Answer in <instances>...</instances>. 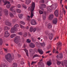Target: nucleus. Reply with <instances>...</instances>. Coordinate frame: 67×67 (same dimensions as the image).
Wrapping results in <instances>:
<instances>
[{
  "label": "nucleus",
  "mask_w": 67,
  "mask_h": 67,
  "mask_svg": "<svg viewBox=\"0 0 67 67\" xmlns=\"http://www.w3.org/2000/svg\"><path fill=\"white\" fill-rule=\"evenodd\" d=\"M54 18V15L53 14L50 15L49 17V20L50 21L52 20V19Z\"/></svg>",
  "instance_id": "nucleus-19"
},
{
  "label": "nucleus",
  "mask_w": 67,
  "mask_h": 67,
  "mask_svg": "<svg viewBox=\"0 0 67 67\" xmlns=\"http://www.w3.org/2000/svg\"><path fill=\"white\" fill-rule=\"evenodd\" d=\"M9 15L11 18H13V17L14 16L13 14L11 12H10L9 13Z\"/></svg>",
  "instance_id": "nucleus-28"
},
{
  "label": "nucleus",
  "mask_w": 67,
  "mask_h": 67,
  "mask_svg": "<svg viewBox=\"0 0 67 67\" xmlns=\"http://www.w3.org/2000/svg\"><path fill=\"white\" fill-rule=\"evenodd\" d=\"M29 51L30 52H32V49H30L29 50Z\"/></svg>",
  "instance_id": "nucleus-62"
},
{
  "label": "nucleus",
  "mask_w": 67,
  "mask_h": 67,
  "mask_svg": "<svg viewBox=\"0 0 67 67\" xmlns=\"http://www.w3.org/2000/svg\"><path fill=\"white\" fill-rule=\"evenodd\" d=\"M20 23H21V24L23 25L25 24V23L23 21H20Z\"/></svg>",
  "instance_id": "nucleus-42"
},
{
  "label": "nucleus",
  "mask_w": 67,
  "mask_h": 67,
  "mask_svg": "<svg viewBox=\"0 0 67 67\" xmlns=\"http://www.w3.org/2000/svg\"><path fill=\"white\" fill-rule=\"evenodd\" d=\"M48 27L49 28V29H51V28L52 27V25L51 24H49L48 25Z\"/></svg>",
  "instance_id": "nucleus-27"
},
{
  "label": "nucleus",
  "mask_w": 67,
  "mask_h": 67,
  "mask_svg": "<svg viewBox=\"0 0 67 67\" xmlns=\"http://www.w3.org/2000/svg\"><path fill=\"white\" fill-rule=\"evenodd\" d=\"M63 12V13H64V15H65V14H66V10L64 9V8H63L62 9Z\"/></svg>",
  "instance_id": "nucleus-39"
},
{
  "label": "nucleus",
  "mask_w": 67,
  "mask_h": 67,
  "mask_svg": "<svg viewBox=\"0 0 67 67\" xmlns=\"http://www.w3.org/2000/svg\"><path fill=\"white\" fill-rule=\"evenodd\" d=\"M27 34L26 32H25L24 33V36H25V37H26V36H27Z\"/></svg>",
  "instance_id": "nucleus-51"
},
{
  "label": "nucleus",
  "mask_w": 67,
  "mask_h": 67,
  "mask_svg": "<svg viewBox=\"0 0 67 67\" xmlns=\"http://www.w3.org/2000/svg\"><path fill=\"white\" fill-rule=\"evenodd\" d=\"M57 64L58 65H59L61 64V62L59 61H57Z\"/></svg>",
  "instance_id": "nucleus-48"
},
{
  "label": "nucleus",
  "mask_w": 67,
  "mask_h": 67,
  "mask_svg": "<svg viewBox=\"0 0 67 67\" xmlns=\"http://www.w3.org/2000/svg\"><path fill=\"white\" fill-rule=\"evenodd\" d=\"M19 39H20V37L18 36H16L15 37L14 39V41L16 44H18V43Z\"/></svg>",
  "instance_id": "nucleus-5"
},
{
  "label": "nucleus",
  "mask_w": 67,
  "mask_h": 67,
  "mask_svg": "<svg viewBox=\"0 0 67 67\" xmlns=\"http://www.w3.org/2000/svg\"><path fill=\"white\" fill-rule=\"evenodd\" d=\"M41 7L42 8H46V5L45 4H41Z\"/></svg>",
  "instance_id": "nucleus-32"
},
{
  "label": "nucleus",
  "mask_w": 67,
  "mask_h": 67,
  "mask_svg": "<svg viewBox=\"0 0 67 67\" xmlns=\"http://www.w3.org/2000/svg\"><path fill=\"white\" fill-rule=\"evenodd\" d=\"M64 65H65L66 67H67V60H64Z\"/></svg>",
  "instance_id": "nucleus-33"
},
{
  "label": "nucleus",
  "mask_w": 67,
  "mask_h": 67,
  "mask_svg": "<svg viewBox=\"0 0 67 67\" xmlns=\"http://www.w3.org/2000/svg\"><path fill=\"white\" fill-rule=\"evenodd\" d=\"M11 4H8L6 6V7L7 9H9L10 7H11Z\"/></svg>",
  "instance_id": "nucleus-31"
},
{
  "label": "nucleus",
  "mask_w": 67,
  "mask_h": 67,
  "mask_svg": "<svg viewBox=\"0 0 67 67\" xmlns=\"http://www.w3.org/2000/svg\"><path fill=\"white\" fill-rule=\"evenodd\" d=\"M18 34L20 35H23V33L21 32H20L18 33Z\"/></svg>",
  "instance_id": "nucleus-54"
},
{
  "label": "nucleus",
  "mask_w": 67,
  "mask_h": 67,
  "mask_svg": "<svg viewBox=\"0 0 67 67\" xmlns=\"http://www.w3.org/2000/svg\"><path fill=\"white\" fill-rule=\"evenodd\" d=\"M5 24L7 25H8V26H11V23H10L8 20H6L5 21Z\"/></svg>",
  "instance_id": "nucleus-9"
},
{
  "label": "nucleus",
  "mask_w": 67,
  "mask_h": 67,
  "mask_svg": "<svg viewBox=\"0 0 67 67\" xmlns=\"http://www.w3.org/2000/svg\"><path fill=\"white\" fill-rule=\"evenodd\" d=\"M5 30H10V28L6 26L5 27Z\"/></svg>",
  "instance_id": "nucleus-40"
},
{
  "label": "nucleus",
  "mask_w": 67,
  "mask_h": 67,
  "mask_svg": "<svg viewBox=\"0 0 67 67\" xmlns=\"http://www.w3.org/2000/svg\"><path fill=\"white\" fill-rule=\"evenodd\" d=\"M57 58L58 59H61L63 57V54L61 53L59 54V55H57Z\"/></svg>",
  "instance_id": "nucleus-8"
},
{
  "label": "nucleus",
  "mask_w": 67,
  "mask_h": 67,
  "mask_svg": "<svg viewBox=\"0 0 67 67\" xmlns=\"http://www.w3.org/2000/svg\"><path fill=\"white\" fill-rule=\"evenodd\" d=\"M40 2L42 3H44V0H42L40 1Z\"/></svg>",
  "instance_id": "nucleus-56"
},
{
  "label": "nucleus",
  "mask_w": 67,
  "mask_h": 67,
  "mask_svg": "<svg viewBox=\"0 0 67 67\" xmlns=\"http://www.w3.org/2000/svg\"><path fill=\"white\" fill-rule=\"evenodd\" d=\"M44 64L43 63H38V67H44Z\"/></svg>",
  "instance_id": "nucleus-11"
},
{
  "label": "nucleus",
  "mask_w": 67,
  "mask_h": 67,
  "mask_svg": "<svg viewBox=\"0 0 67 67\" xmlns=\"http://www.w3.org/2000/svg\"><path fill=\"white\" fill-rule=\"evenodd\" d=\"M30 23L32 25H36L37 24V23L36 22V21L34 19L31 20L30 22Z\"/></svg>",
  "instance_id": "nucleus-7"
},
{
  "label": "nucleus",
  "mask_w": 67,
  "mask_h": 67,
  "mask_svg": "<svg viewBox=\"0 0 67 67\" xmlns=\"http://www.w3.org/2000/svg\"><path fill=\"white\" fill-rule=\"evenodd\" d=\"M60 3L61 4H62V1H63V0H60Z\"/></svg>",
  "instance_id": "nucleus-64"
},
{
  "label": "nucleus",
  "mask_w": 67,
  "mask_h": 67,
  "mask_svg": "<svg viewBox=\"0 0 67 67\" xmlns=\"http://www.w3.org/2000/svg\"><path fill=\"white\" fill-rule=\"evenodd\" d=\"M4 14L6 15H7L9 14L8 11L7 9H5L4 10Z\"/></svg>",
  "instance_id": "nucleus-20"
},
{
  "label": "nucleus",
  "mask_w": 67,
  "mask_h": 67,
  "mask_svg": "<svg viewBox=\"0 0 67 67\" xmlns=\"http://www.w3.org/2000/svg\"><path fill=\"white\" fill-rule=\"evenodd\" d=\"M16 36V35L15 34H13L11 35L10 36V37L12 38H13V37H15Z\"/></svg>",
  "instance_id": "nucleus-29"
},
{
  "label": "nucleus",
  "mask_w": 67,
  "mask_h": 67,
  "mask_svg": "<svg viewBox=\"0 0 67 67\" xmlns=\"http://www.w3.org/2000/svg\"><path fill=\"white\" fill-rule=\"evenodd\" d=\"M57 5H58L57 4L54 3L51 6L48 7H47V10L48 12H51L52 11V9L55 10L56 9V8H57Z\"/></svg>",
  "instance_id": "nucleus-2"
},
{
  "label": "nucleus",
  "mask_w": 67,
  "mask_h": 67,
  "mask_svg": "<svg viewBox=\"0 0 67 67\" xmlns=\"http://www.w3.org/2000/svg\"><path fill=\"white\" fill-rule=\"evenodd\" d=\"M49 52H51L50 51H47L46 52V54H47V53H49Z\"/></svg>",
  "instance_id": "nucleus-61"
},
{
  "label": "nucleus",
  "mask_w": 67,
  "mask_h": 67,
  "mask_svg": "<svg viewBox=\"0 0 67 67\" xmlns=\"http://www.w3.org/2000/svg\"><path fill=\"white\" fill-rule=\"evenodd\" d=\"M18 64L16 63H14L13 65V67H17Z\"/></svg>",
  "instance_id": "nucleus-30"
},
{
  "label": "nucleus",
  "mask_w": 67,
  "mask_h": 67,
  "mask_svg": "<svg viewBox=\"0 0 67 67\" xmlns=\"http://www.w3.org/2000/svg\"><path fill=\"white\" fill-rule=\"evenodd\" d=\"M37 63V61H33L32 62L31 64H35Z\"/></svg>",
  "instance_id": "nucleus-46"
},
{
  "label": "nucleus",
  "mask_w": 67,
  "mask_h": 67,
  "mask_svg": "<svg viewBox=\"0 0 67 67\" xmlns=\"http://www.w3.org/2000/svg\"><path fill=\"white\" fill-rule=\"evenodd\" d=\"M17 31L14 27H12L10 31L12 33H14L15 32H16Z\"/></svg>",
  "instance_id": "nucleus-10"
},
{
  "label": "nucleus",
  "mask_w": 67,
  "mask_h": 67,
  "mask_svg": "<svg viewBox=\"0 0 67 67\" xmlns=\"http://www.w3.org/2000/svg\"><path fill=\"white\" fill-rule=\"evenodd\" d=\"M30 46L31 48L35 47V44L33 43H31L30 44Z\"/></svg>",
  "instance_id": "nucleus-22"
},
{
  "label": "nucleus",
  "mask_w": 67,
  "mask_h": 67,
  "mask_svg": "<svg viewBox=\"0 0 67 67\" xmlns=\"http://www.w3.org/2000/svg\"><path fill=\"white\" fill-rule=\"evenodd\" d=\"M4 35V36L7 37H8V36L10 35V34H9L8 32V31H7L5 32Z\"/></svg>",
  "instance_id": "nucleus-13"
},
{
  "label": "nucleus",
  "mask_w": 67,
  "mask_h": 67,
  "mask_svg": "<svg viewBox=\"0 0 67 67\" xmlns=\"http://www.w3.org/2000/svg\"><path fill=\"white\" fill-rule=\"evenodd\" d=\"M22 6L23 7V8H24V9H26L27 8L26 7V5H25L24 4H22Z\"/></svg>",
  "instance_id": "nucleus-35"
},
{
  "label": "nucleus",
  "mask_w": 67,
  "mask_h": 67,
  "mask_svg": "<svg viewBox=\"0 0 67 67\" xmlns=\"http://www.w3.org/2000/svg\"><path fill=\"white\" fill-rule=\"evenodd\" d=\"M2 67H7V65L5 63H3L2 64Z\"/></svg>",
  "instance_id": "nucleus-38"
},
{
  "label": "nucleus",
  "mask_w": 67,
  "mask_h": 67,
  "mask_svg": "<svg viewBox=\"0 0 67 67\" xmlns=\"http://www.w3.org/2000/svg\"><path fill=\"white\" fill-rule=\"evenodd\" d=\"M33 41L34 43H35L36 42V39H34L33 40Z\"/></svg>",
  "instance_id": "nucleus-58"
},
{
  "label": "nucleus",
  "mask_w": 67,
  "mask_h": 67,
  "mask_svg": "<svg viewBox=\"0 0 67 67\" xmlns=\"http://www.w3.org/2000/svg\"><path fill=\"white\" fill-rule=\"evenodd\" d=\"M58 21V19L57 18H55L52 20V23L54 24H56Z\"/></svg>",
  "instance_id": "nucleus-6"
},
{
  "label": "nucleus",
  "mask_w": 67,
  "mask_h": 67,
  "mask_svg": "<svg viewBox=\"0 0 67 67\" xmlns=\"http://www.w3.org/2000/svg\"><path fill=\"white\" fill-rule=\"evenodd\" d=\"M36 44L37 46H39V43L37 42L36 43Z\"/></svg>",
  "instance_id": "nucleus-55"
},
{
  "label": "nucleus",
  "mask_w": 67,
  "mask_h": 67,
  "mask_svg": "<svg viewBox=\"0 0 67 67\" xmlns=\"http://www.w3.org/2000/svg\"><path fill=\"white\" fill-rule=\"evenodd\" d=\"M46 14H44L42 15L43 19L44 20L46 19Z\"/></svg>",
  "instance_id": "nucleus-26"
},
{
  "label": "nucleus",
  "mask_w": 67,
  "mask_h": 67,
  "mask_svg": "<svg viewBox=\"0 0 67 67\" xmlns=\"http://www.w3.org/2000/svg\"><path fill=\"white\" fill-rule=\"evenodd\" d=\"M21 65H23V64H24V62H23V61H22L21 62Z\"/></svg>",
  "instance_id": "nucleus-63"
},
{
  "label": "nucleus",
  "mask_w": 67,
  "mask_h": 67,
  "mask_svg": "<svg viewBox=\"0 0 67 67\" xmlns=\"http://www.w3.org/2000/svg\"><path fill=\"white\" fill-rule=\"evenodd\" d=\"M36 30V28H34V29H33V32H35Z\"/></svg>",
  "instance_id": "nucleus-53"
},
{
  "label": "nucleus",
  "mask_w": 67,
  "mask_h": 67,
  "mask_svg": "<svg viewBox=\"0 0 67 67\" xmlns=\"http://www.w3.org/2000/svg\"><path fill=\"white\" fill-rule=\"evenodd\" d=\"M16 11L17 13H21V10L20 9H17L16 10Z\"/></svg>",
  "instance_id": "nucleus-25"
},
{
  "label": "nucleus",
  "mask_w": 67,
  "mask_h": 67,
  "mask_svg": "<svg viewBox=\"0 0 67 67\" xmlns=\"http://www.w3.org/2000/svg\"><path fill=\"white\" fill-rule=\"evenodd\" d=\"M38 51L40 55H43V52L42 50L41 49H38Z\"/></svg>",
  "instance_id": "nucleus-14"
},
{
  "label": "nucleus",
  "mask_w": 67,
  "mask_h": 67,
  "mask_svg": "<svg viewBox=\"0 0 67 67\" xmlns=\"http://www.w3.org/2000/svg\"><path fill=\"white\" fill-rule=\"evenodd\" d=\"M4 51H5V52H7V50H8V49H5V48H4Z\"/></svg>",
  "instance_id": "nucleus-59"
},
{
  "label": "nucleus",
  "mask_w": 67,
  "mask_h": 67,
  "mask_svg": "<svg viewBox=\"0 0 67 67\" xmlns=\"http://www.w3.org/2000/svg\"><path fill=\"white\" fill-rule=\"evenodd\" d=\"M31 2V0H26L25 3L26 4H29Z\"/></svg>",
  "instance_id": "nucleus-17"
},
{
  "label": "nucleus",
  "mask_w": 67,
  "mask_h": 67,
  "mask_svg": "<svg viewBox=\"0 0 67 67\" xmlns=\"http://www.w3.org/2000/svg\"><path fill=\"white\" fill-rule=\"evenodd\" d=\"M12 21L13 23L16 22V19H13L12 20Z\"/></svg>",
  "instance_id": "nucleus-43"
},
{
  "label": "nucleus",
  "mask_w": 67,
  "mask_h": 67,
  "mask_svg": "<svg viewBox=\"0 0 67 67\" xmlns=\"http://www.w3.org/2000/svg\"><path fill=\"white\" fill-rule=\"evenodd\" d=\"M55 51H56V50H55V49H53V53H55Z\"/></svg>",
  "instance_id": "nucleus-60"
},
{
  "label": "nucleus",
  "mask_w": 67,
  "mask_h": 67,
  "mask_svg": "<svg viewBox=\"0 0 67 67\" xmlns=\"http://www.w3.org/2000/svg\"><path fill=\"white\" fill-rule=\"evenodd\" d=\"M19 27V25L18 24H16L13 27L15 29L18 31V29H17V28Z\"/></svg>",
  "instance_id": "nucleus-16"
},
{
  "label": "nucleus",
  "mask_w": 67,
  "mask_h": 67,
  "mask_svg": "<svg viewBox=\"0 0 67 67\" xmlns=\"http://www.w3.org/2000/svg\"><path fill=\"white\" fill-rule=\"evenodd\" d=\"M20 28H22V29H24V28L25 27L24 26H22V25H20Z\"/></svg>",
  "instance_id": "nucleus-49"
},
{
  "label": "nucleus",
  "mask_w": 67,
  "mask_h": 67,
  "mask_svg": "<svg viewBox=\"0 0 67 67\" xmlns=\"http://www.w3.org/2000/svg\"><path fill=\"white\" fill-rule=\"evenodd\" d=\"M31 16L28 15L27 17V21H29L30 20V19Z\"/></svg>",
  "instance_id": "nucleus-44"
},
{
  "label": "nucleus",
  "mask_w": 67,
  "mask_h": 67,
  "mask_svg": "<svg viewBox=\"0 0 67 67\" xmlns=\"http://www.w3.org/2000/svg\"><path fill=\"white\" fill-rule=\"evenodd\" d=\"M23 16V14H19L18 15V16L19 18L20 19H21L22 18V16Z\"/></svg>",
  "instance_id": "nucleus-34"
},
{
  "label": "nucleus",
  "mask_w": 67,
  "mask_h": 67,
  "mask_svg": "<svg viewBox=\"0 0 67 67\" xmlns=\"http://www.w3.org/2000/svg\"><path fill=\"white\" fill-rule=\"evenodd\" d=\"M17 7L18 8H21V6L20 4H18L17 6Z\"/></svg>",
  "instance_id": "nucleus-50"
},
{
  "label": "nucleus",
  "mask_w": 67,
  "mask_h": 67,
  "mask_svg": "<svg viewBox=\"0 0 67 67\" xmlns=\"http://www.w3.org/2000/svg\"><path fill=\"white\" fill-rule=\"evenodd\" d=\"M47 64L48 66H50L52 64V63L51 61H48L47 62Z\"/></svg>",
  "instance_id": "nucleus-12"
},
{
  "label": "nucleus",
  "mask_w": 67,
  "mask_h": 67,
  "mask_svg": "<svg viewBox=\"0 0 67 67\" xmlns=\"http://www.w3.org/2000/svg\"><path fill=\"white\" fill-rule=\"evenodd\" d=\"M41 45L42 46H45V43L44 42L43 43H40Z\"/></svg>",
  "instance_id": "nucleus-37"
},
{
  "label": "nucleus",
  "mask_w": 67,
  "mask_h": 67,
  "mask_svg": "<svg viewBox=\"0 0 67 67\" xmlns=\"http://www.w3.org/2000/svg\"><path fill=\"white\" fill-rule=\"evenodd\" d=\"M27 43H30L31 42V40L29 39H27Z\"/></svg>",
  "instance_id": "nucleus-52"
},
{
  "label": "nucleus",
  "mask_w": 67,
  "mask_h": 67,
  "mask_svg": "<svg viewBox=\"0 0 67 67\" xmlns=\"http://www.w3.org/2000/svg\"><path fill=\"white\" fill-rule=\"evenodd\" d=\"M24 51H25L27 56L28 57H29V53L28 52V50H26V49H24Z\"/></svg>",
  "instance_id": "nucleus-24"
},
{
  "label": "nucleus",
  "mask_w": 67,
  "mask_h": 67,
  "mask_svg": "<svg viewBox=\"0 0 67 67\" xmlns=\"http://www.w3.org/2000/svg\"><path fill=\"white\" fill-rule=\"evenodd\" d=\"M57 46L58 47H60L62 45V44L60 42H58L56 44Z\"/></svg>",
  "instance_id": "nucleus-23"
},
{
  "label": "nucleus",
  "mask_w": 67,
  "mask_h": 67,
  "mask_svg": "<svg viewBox=\"0 0 67 67\" xmlns=\"http://www.w3.org/2000/svg\"><path fill=\"white\" fill-rule=\"evenodd\" d=\"M6 59L9 63H11L12 60H13L14 59V56H11V55L10 53H8L7 55H5Z\"/></svg>",
  "instance_id": "nucleus-3"
},
{
  "label": "nucleus",
  "mask_w": 67,
  "mask_h": 67,
  "mask_svg": "<svg viewBox=\"0 0 67 67\" xmlns=\"http://www.w3.org/2000/svg\"><path fill=\"white\" fill-rule=\"evenodd\" d=\"M53 34L52 33H51L49 34V40H52L53 39Z\"/></svg>",
  "instance_id": "nucleus-15"
},
{
  "label": "nucleus",
  "mask_w": 67,
  "mask_h": 67,
  "mask_svg": "<svg viewBox=\"0 0 67 67\" xmlns=\"http://www.w3.org/2000/svg\"><path fill=\"white\" fill-rule=\"evenodd\" d=\"M54 14L56 16H58V10H55L54 12Z\"/></svg>",
  "instance_id": "nucleus-21"
},
{
  "label": "nucleus",
  "mask_w": 67,
  "mask_h": 67,
  "mask_svg": "<svg viewBox=\"0 0 67 67\" xmlns=\"http://www.w3.org/2000/svg\"><path fill=\"white\" fill-rule=\"evenodd\" d=\"M3 43V41H2V39H0V44L1 45L2 44V43Z\"/></svg>",
  "instance_id": "nucleus-41"
},
{
  "label": "nucleus",
  "mask_w": 67,
  "mask_h": 67,
  "mask_svg": "<svg viewBox=\"0 0 67 67\" xmlns=\"http://www.w3.org/2000/svg\"><path fill=\"white\" fill-rule=\"evenodd\" d=\"M38 55L37 54H36L33 57V58H35V57H38Z\"/></svg>",
  "instance_id": "nucleus-47"
},
{
  "label": "nucleus",
  "mask_w": 67,
  "mask_h": 67,
  "mask_svg": "<svg viewBox=\"0 0 67 67\" xmlns=\"http://www.w3.org/2000/svg\"><path fill=\"white\" fill-rule=\"evenodd\" d=\"M15 6H12L10 8V10L11 11L13 12V13L14 14H15Z\"/></svg>",
  "instance_id": "nucleus-4"
},
{
  "label": "nucleus",
  "mask_w": 67,
  "mask_h": 67,
  "mask_svg": "<svg viewBox=\"0 0 67 67\" xmlns=\"http://www.w3.org/2000/svg\"><path fill=\"white\" fill-rule=\"evenodd\" d=\"M35 3L34 2H32L31 7L30 6L28 8V11H30L31 12V18L34 16V10L35 9Z\"/></svg>",
  "instance_id": "nucleus-1"
},
{
  "label": "nucleus",
  "mask_w": 67,
  "mask_h": 67,
  "mask_svg": "<svg viewBox=\"0 0 67 67\" xmlns=\"http://www.w3.org/2000/svg\"><path fill=\"white\" fill-rule=\"evenodd\" d=\"M2 2L4 3V5H6V4L7 3H8V4H10V3L8 1H4V0L2 1Z\"/></svg>",
  "instance_id": "nucleus-18"
},
{
  "label": "nucleus",
  "mask_w": 67,
  "mask_h": 67,
  "mask_svg": "<svg viewBox=\"0 0 67 67\" xmlns=\"http://www.w3.org/2000/svg\"><path fill=\"white\" fill-rule=\"evenodd\" d=\"M58 40V37H56V38H54V41H55V40Z\"/></svg>",
  "instance_id": "nucleus-57"
},
{
  "label": "nucleus",
  "mask_w": 67,
  "mask_h": 67,
  "mask_svg": "<svg viewBox=\"0 0 67 67\" xmlns=\"http://www.w3.org/2000/svg\"><path fill=\"white\" fill-rule=\"evenodd\" d=\"M39 12L41 14H42L43 13V12L41 10H39Z\"/></svg>",
  "instance_id": "nucleus-45"
},
{
  "label": "nucleus",
  "mask_w": 67,
  "mask_h": 67,
  "mask_svg": "<svg viewBox=\"0 0 67 67\" xmlns=\"http://www.w3.org/2000/svg\"><path fill=\"white\" fill-rule=\"evenodd\" d=\"M33 27H30V32H33Z\"/></svg>",
  "instance_id": "nucleus-36"
}]
</instances>
